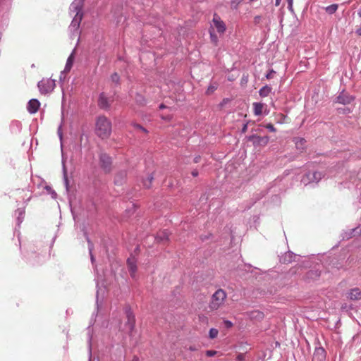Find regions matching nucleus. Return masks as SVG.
Masks as SVG:
<instances>
[{
    "mask_svg": "<svg viewBox=\"0 0 361 361\" xmlns=\"http://www.w3.org/2000/svg\"><path fill=\"white\" fill-rule=\"evenodd\" d=\"M43 247L42 243L37 244L29 243L23 251H21L23 257L26 262L30 265L35 266L41 264L44 260L41 249Z\"/></svg>",
    "mask_w": 361,
    "mask_h": 361,
    "instance_id": "1",
    "label": "nucleus"
},
{
    "mask_svg": "<svg viewBox=\"0 0 361 361\" xmlns=\"http://www.w3.org/2000/svg\"><path fill=\"white\" fill-rule=\"evenodd\" d=\"M112 132L111 121L104 115H99L95 121V133L101 139H107Z\"/></svg>",
    "mask_w": 361,
    "mask_h": 361,
    "instance_id": "2",
    "label": "nucleus"
},
{
    "mask_svg": "<svg viewBox=\"0 0 361 361\" xmlns=\"http://www.w3.org/2000/svg\"><path fill=\"white\" fill-rule=\"evenodd\" d=\"M227 298V293L222 288L216 290L211 297L209 307L211 310H217L222 307Z\"/></svg>",
    "mask_w": 361,
    "mask_h": 361,
    "instance_id": "3",
    "label": "nucleus"
},
{
    "mask_svg": "<svg viewBox=\"0 0 361 361\" xmlns=\"http://www.w3.org/2000/svg\"><path fill=\"white\" fill-rule=\"evenodd\" d=\"M116 94V91H113V94L110 97L104 92H102L99 93L97 97V106L100 110L104 111H109L111 108L113 102H114V96Z\"/></svg>",
    "mask_w": 361,
    "mask_h": 361,
    "instance_id": "4",
    "label": "nucleus"
},
{
    "mask_svg": "<svg viewBox=\"0 0 361 361\" xmlns=\"http://www.w3.org/2000/svg\"><path fill=\"white\" fill-rule=\"evenodd\" d=\"M123 312L127 319V321L125 323V326L128 328V335L131 336L135 330V315L129 304L125 305L123 307Z\"/></svg>",
    "mask_w": 361,
    "mask_h": 361,
    "instance_id": "5",
    "label": "nucleus"
},
{
    "mask_svg": "<svg viewBox=\"0 0 361 361\" xmlns=\"http://www.w3.org/2000/svg\"><path fill=\"white\" fill-rule=\"evenodd\" d=\"M324 175L323 171L308 172L302 176L301 182L305 185L311 183H318L324 178Z\"/></svg>",
    "mask_w": 361,
    "mask_h": 361,
    "instance_id": "6",
    "label": "nucleus"
},
{
    "mask_svg": "<svg viewBox=\"0 0 361 361\" xmlns=\"http://www.w3.org/2000/svg\"><path fill=\"white\" fill-rule=\"evenodd\" d=\"M37 87L42 94H47L54 91L56 87V80L53 79L42 80L38 82Z\"/></svg>",
    "mask_w": 361,
    "mask_h": 361,
    "instance_id": "7",
    "label": "nucleus"
},
{
    "mask_svg": "<svg viewBox=\"0 0 361 361\" xmlns=\"http://www.w3.org/2000/svg\"><path fill=\"white\" fill-rule=\"evenodd\" d=\"M25 208H18L16 211H15V215L16 216V228H15V230H14V234L17 235L18 236V243H19V246H20V248L21 249V244H20V225L21 224L23 223V220H24V218H25Z\"/></svg>",
    "mask_w": 361,
    "mask_h": 361,
    "instance_id": "8",
    "label": "nucleus"
},
{
    "mask_svg": "<svg viewBox=\"0 0 361 361\" xmlns=\"http://www.w3.org/2000/svg\"><path fill=\"white\" fill-rule=\"evenodd\" d=\"M99 162L100 167L106 173H109L111 171L112 158L108 154L100 153L99 154Z\"/></svg>",
    "mask_w": 361,
    "mask_h": 361,
    "instance_id": "9",
    "label": "nucleus"
},
{
    "mask_svg": "<svg viewBox=\"0 0 361 361\" xmlns=\"http://www.w3.org/2000/svg\"><path fill=\"white\" fill-rule=\"evenodd\" d=\"M212 23L213 29L215 28L219 34H224L226 30V24L216 13L213 16Z\"/></svg>",
    "mask_w": 361,
    "mask_h": 361,
    "instance_id": "10",
    "label": "nucleus"
},
{
    "mask_svg": "<svg viewBox=\"0 0 361 361\" xmlns=\"http://www.w3.org/2000/svg\"><path fill=\"white\" fill-rule=\"evenodd\" d=\"M128 172L126 170L118 171L114 176V183L116 186L123 185L127 180Z\"/></svg>",
    "mask_w": 361,
    "mask_h": 361,
    "instance_id": "11",
    "label": "nucleus"
},
{
    "mask_svg": "<svg viewBox=\"0 0 361 361\" xmlns=\"http://www.w3.org/2000/svg\"><path fill=\"white\" fill-rule=\"evenodd\" d=\"M83 17H84V16L80 15L79 16H75L73 18L72 21L68 27L69 30L71 33H73V34H75V32L78 33Z\"/></svg>",
    "mask_w": 361,
    "mask_h": 361,
    "instance_id": "12",
    "label": "nucleus"
},
{
    "mask_svg": "<svg viewBox=\"0 0 361 361\" xmlns=\"http://www.w3.org/2000/svg\"><path fill=\"white\" fill-rule=\"evenodd\" d=\"M82 231L83 233L84 237L85 238V239L87 240V245H88V251H89L91 262H92V264H94V262L96 260L95 257H94V255L92 253V251H93V249H94V245H93L92 240H90V238L89 237V235L87 233L86 227L85 226H82Z\"/></svg>",
    "mask_w": 361,
    "mask_h": 361,
    "instance_id": "13",
    "label": "nucleus"
},
{
    "mask_svg": "<svg viewBox=\"0 0 361 361\" xmlns=\"http://www.w3.org/2000/svg\"><path fill=\"white\" fill-rule=\"evenodd\" d=\"M40 102L37 99H31L27 104V111L30 114H36L40 108Z\"/></svg>",
    "mask_w": 361,
    "mask_h": 361,
    "instance_id": "14",
    "label": "nucleus"
},
{
    "mask_svg": "<svg viewBox=\"0 0 361 361\" xmlns=\"http://www.w3.org/2000/svg\"><path fill=\"white\" fill-rule=\"evenodd\" d=\"M83 6L84 4H82L81 2H78L77 1L74 0L69 6V11L70 13H75V16H84L83 12Z\"/></svg>",
    "mask_w": 361,
    "mask_h": 361,
    "instance_id": "15",
    "label": "nucleus"
},
{
    "mask_svg": "<svg viewBox=\"0 0 361 361\" xmlns=\"http://www.w3.org/2000/svg\"><path fill=\"white\" fill-rule=\"evenodd\" d=\"M246 314L252 321L260 322L264 318V312L258 310L247 312Z\"/></svg>",
    "mask_w": 361,
    "mask_h": 361,
    "instance_id": "16",
    "label": "nucleus"
},
{
    "mask_svg": "<svg viewBox=\"0 0 361 361\" xmlns=\"http://www.w3.org/2000/svg\"><path fill=\"white\" fill-rule=\"evenodd\" d=\"M155 242L157 243H166L169 240V234L167 230L161 231L154 236Z\"/></svg>",
    "mask_w": 361,
    "mask_h": 361,
    "instance_id": "17",
    "label": "nucleus"
},
{
    "mask_svg": "<svg viewBox=\"0 0 361 361\" xmlns=\"http://www.w3.org/2000/svg\"><path fill=\"white\" fill-rule=\"evenodd\" d=\"M353 100V97L343 92L336 97V102L341 104H348Z\"/></svg>",
    "mask_w": 361,
    "mask_h": 361,
    "instance_id": "18",
    "label": "nucleus"
},
{
    "mask_svg": "<svg viewBox=\"0 0 361 361\" xmlns=\"http://www.w3.org/2000/svg\"><path fill=\"white\" fill-rule=\"evenodd\" d=\"M126 264L129 272H137V259L134 255H133V254H131L130 256L127 259Z\"/></svg>",
    "mask_w": 361,
    "mask_h": 361,
    "instance_id": "19",
    "label": "nucleus"
},
{
    "mask_svg": "<svg viewBox=\"0 0 361 361\" xmlns=\"http://www.w3.org/2000/svg\"><path fill=\"white\" fill-rule=\"evenodd\" d=\"M154 179V173H148L146 177H142L140 180L143 188L145 189H150Z\"/></svg>",
    "mask_w": 361,
    "mask_h": 361,
    "instance_id": "20",
    "label": "nucleus"
},
{
    "mask_svg": "<svg viewBox=\"0 0 361 361\" xmlns=\"http://www.w3.org/2000/svg\"><path fill=\"white\" fill-rule=\"evenodd\" d=\"M22 130V123L18 120H13L10 124V131L13 135H18Z\"/></svg>",
    "mask_w": 361,
    "mask_h": 361,
    "instance_id": "21",
    "label": "nucleus"
},
{
    "mask_svg": "<svg viewBox=\"0 0 361 361\" xmlns=\"http://www.w3.org/2000/svg\"><path fill=\"white\" fill-rule=\"evenodd\" d=\"M74 52L75 49H73L71 54L68 56L63 73H69L71 71L75 61Z\"/></svg>",
    "mask_w": 361,
    "mask_h": 361,
    "instance_id": "22",
    "label": "nucleus"
},
{
    "mask_svg": "<svg viewBox=\"0 0 361 361\" xmlns=\"http://www.w3.org/2000/svg\"><path fill=\"white\" fill-rule=\"evenodd\" d=\"M123 5L121 4L112 6L111 13L117 21H119L122 17Z\"/></svg>",
    "mask_w": 361,
    "mask_h": 361,
    "instance_id": "23",
    "label": "nucleus"
},
{
    "mask_svg": "<svg viewBox=\"0 0 361 361\" xmlns=\"http://www.w3.org/2000/svg\"><path fill=\"white\" fill-rule=\"evenodd\" d=\"M96 286L97 288V292H96V301H95L96 310L92 314L91 322H92L93 319L95 320V318L97 317L98 312L102 305V300L101 301H99V284H98V283H97Z\"/></svg>",
    "mask_w": 361,
    "mask_h": 361,
    "instance_id": "24",
    "label": "nucleus"
},
{
    "mask_svg": "<svg viewBox=\"0 0 361 361\" xmlns=\"http://www.w3.org/2000/svg\"><path fill=\"white\" fill-rule=\"evenodd\" d=\"M96 286L97 288V292H96V301H95L96 310L92 314L91 322H92L93 319L95 320V318L97 317L98 312L102 305V300L101 301H99V284H98V283H97Z\"/></svg>",
    "mask_w": 361,
    "mask_h": 361,
    "instance_id": "25",
    "label": "nucleus"
},
{
    "mask_svg": "<svg viewBox=\"0 0 361 361\" xmlns=\"http://www.w3.org/2000/svg\"><path fill=\"white\" fill-rule=\"evenodd\" d=\"M348 298L352 300L361 299V289L359 288H352L348 293Z\"/></svg>",
    "mask_w": 361,
    "mask_h": 361,
    "instance_id": "26",
    "label": "nucleus"
},
{
    "mask_svg": "<svg viewBox=\"0 0 361 361\" xmlns=\"http://www.w3.org/2000/svg\"><path fill=\"white\" fill-rule=\"evenodd\" d=\"M62 172H63V179L64 185H65L66 190L67 191H68L70 189V183H69V180L68 178L67 169H66V166L65 165L63 160L62 161Z\"/></svg>",
    "mask_w": 361,
    "mask_h": 361,
    "instance_id": "27",
    "label": "nucleus"
},
{
    "mask_svg": "<svg viewBox=\"0 0 361 361\" xmlns=\"http://www.w3.org/2000/svg\"><path fill=\"white\" fill-rule=\"evenodd\" d=\"M325 350L322 348H316L313 355V360L317 359L322 361L325 357Z\"/></svg>",
    "mask_w": 361,
    "mask_h": 361,
    "instance_id": "28",
    "label": "nucleus"
},
{
    "mask_svg": "<svg viewBox=\"0 0 361 361\" xmlns=\"http://www.w3.org/2000/svg\"><path fill=\"white\" fill-rule=\"evenodd\" d=\"M135 103L140 106H144L147 104V99L144 95L140 92H136L135 97Z\"/></svg>",
    "mask_w": 361,
    "mask_h": 361,
    "instance_id": "29",
    "label": "nucleus"
},
{
    "mask_svg": "<svg viewBox=\"0 0 361 361\" xmlns=\"http://www.w3.org/2000/svg\"><path fill=\"white\" fill-rule=\"evenodd\" d=\"M253 109H254V114L256 116H259L262 114V111L264 109V104L260 102H255L253 103Z\"/></svg>",
    "mask_w": 361,
    "mask_h": 361,
    "instance_id": "30",
    "label": "nucleus"
},
{
    "mask_svg": "<svg viewBox=\"0 0 361 361\" xmlns=\"http://www.w3.org/2000/svg\"><path fill=\"white\" fill-rule=\"evenodd\" d=\"M87 354L88 361H94V358L92 357V337L90 336L87 341Z\"/></svg>",
    "mask_w": 361,
    "mask_h": 361,
    "instance_id": "31",
    "label": "nucleus"
},
{
    "mask_svg": "<svg viewBox=\"0 0 361 361\" xmlns=\"http://www.w3.org/2000/svg\"><path fill=\"white\" fill-rule=\"evenodd\" d=\"M110 80L116 86H119L121 85V77L117 72H114L111 75Z\"/></svg>",
    "mask_w": 361,
    "mask_h": 361,
    "instance_id": "32",
    "label": "nucleus"
},
{
    "mask_svg": "<svg viewBox=\"0 0 361 361\" xmlns=\"http://www.w3.org/2000/svg\"><path fill=\"white\" fill-rule=\"evenodd\" d=\"M253 137L256 138L257 140H256V142L258 144V145H267L269 141V138L268 136H264V137H259V136H252Z\"/></svg>",
    "mask_w": 361,
    "mask_h": 361,
    "instance_id": "33",
    "label": "nucleus"
},
{
    "mask_svg": "<svg viewBox=\"0 0 361 361\" xmlns=\"http://www.w3.org/2000/svg\"><path fill=\"white\" fill-rule=\"evenodd\" d=\"M306 140L304 138H296L295 139V146L297 149L300 151H302L305 147Z\"/></svg>",
    "mask_w": 361,
    "mask_h": 361,
    "instance_id": "34",
    "label": "nucleus"
},
{
    "mask_svg": "<svg viewBox=\"0 0 361 361\" xmlns=\"http://www.w3.org/2000/svg\"><path fill=\"white\" fill-rule=\"evenodd\" d=\"M130 126L133 127L135 129L140 130V131L143 132L145 134L149 133V131L146 128H145L143 126L135 121H132L130 123Z\"/></svg>",
    "mask_w": 361,
    "mask_h": 361,
    "instance_id": "35",
    "label": "nucleus"
},
{
    "mask_svg": "<svg viewBox=\"0 0 361 361\" xmlns=\"http://www.w3.org/2000/svg\"><path fill=\"white\" fill-rule=\"evenodd\" d=\"M271 88L270 87L266 85L259 90V94L260 97H265L269 94V93L271 92Z\"/></svg>",
    "mask_w": 361,
    "mask_h": 361,
    "instance_id": "36",
    "label": "nucleus"
},
{
    "mask_svg": "<svg viewBox=\"0 0 361 361\" xmlns=\"http://www.w3.org/2000/svg\"><path fill=\"white\" fill-rule=\"evenodd\" d=\"M44 190L47 191V194L50 195L51 198L56 200L57 198V193L56 191L51 188V185H46L44 186Z\"/></svg>",
    "mask_w": 361,
    "mask_h": 361,
    "instance_id": "37",
    "label": "nucleus"
},
{
    "mask_svg": "<svg viewBox=\"0 0 361 361\" xmlns=\"http://www.w3.org/2000/svg\"><path fill=\"white\" fill-rule=\"evenodd\" d=\"M63 114L62 113V118H61V122L60 123V125L58 127V129H57V135L59 136V138L61 141V145H62V143H63V131H62V126H63Z\"/></svg>",
    "mask_w": 361,
    "mask_h": 361,
    "instance_id": "38",
    "label": "nucleus"
},
{
    "mask_svg": "<svg viewBox=\"0 0 361 361\" xmlns=\"http://www.w3.org/2000/svg\"><path fill=\"white\" fill-rule=\"evenodd\" d=\"M209 33H210V39L211 42L216 46L218 44L219 39L216 34L214 33V30L212 27L209 29Z\"/></svg>",
    "mask_w": 361,
    "mask_h": 361,
    "instance_id": "39",
    "label": "nucleus"
},
{
    "mask_svg": "<svg viewBox=\"0 0 361 361\" xmlns=\"http://www.w3.org/2000/svg\"><path fill=\"white\" fill-rule=\"evenodd\" d=\"M337 4H331L326 8V11L329 14H333L337 11Z\"/></svg>",
    "mask_w": 361,
    "mask_h": 361,
    "instance_id": "40",
    "label": "nucleus"
},
{
    "mask_svg": "<svg viewBox=\"0 0 361 361\" xmlns=\"http://www.w3.org/2000/svg\"><path fill=\"white\" fill-rule=\"evenodd\" d=\"M219 331L216 329L212 328L209 332V337L211 339L216 338L218 336Z\"/></svg>",
    "mask_w": 361,
    "mask_h": 361,
    "instance_id": "41",
    "label": "nucleus"
},
{
    "mask_svg": "<svg viewBox=\"0 0 361 361\" xmlns=\"http://www.w3.org/2000/svg\"><path fill=\"white\" fill-rule=\"evenodd\" d=\"M242 1L243 0H232L231 2V8L233 10H237Z\"/></svg>",
    "mask_w": 361,
    "mask_h": 361,
    "instance_id": "42",
    "label": "nucleus"
},
{
    "mask_svg": "<svg viewBox=\"0 0 361 361\" xmlns=\"http://www.w3.org/2000/svg\"><path fill=\"white\" fill-rule=\"evenodd\" d=\"M138 207L139 205L133 202L132 208L127 209L126 212L130 214H133Z\"/></svg>",
    "mask_w": 361,
    "mask_h": 361,
    "instance_id": "43",
    "label": "nucleus"
},
{
    "mask_svg": "<svg viewBox=\"0 0 361 361\" xmlns=\"http://www.w3.org/2000/svg\"><path fill=\"white\" fill-rule=\"evenodd\" d=\"M264 127L268 129L269 131L275 133L276 131V129L271 123H267L266 125H264Z\"/></svg>",
    "mask_w": 361,
    "mask_h": 361,
    "instance_id": "44",
    "label": "nucleus"
},
{
    "mask_svg": "<svg viewBox=\"0 0 361 361\" xmlns=\"http://www.w3.org/2000/svg\"><path fill=\"white\" fill-rule=\"evenodd\" d=\"M160 118L163 121H170L171 120H172L173 116L170 114H168V115L161 114V115H160Z\"/></svg>",
    "mask_w": 361,
    "mask_h": 361,
    "instance_id": "45",
    "label": "nucleus"
},
{
    "mask_svg": "<svg viewBox=\"0 0 361 361\" xmlns=\"http://www.w3.org/2000/svg\"><path fill=\"white\" fill-rule=\"evenodd\" d=\"M67 73H63V71L61 72L60 77H59V82L61 85L63 84L65 79H66V77L63 75L67 74Z\"/></svg>",
    "mask_w": 361,
    "mask_h": 361,
    "instance_id": "46",
    "label": "nucleus"
},
{
    "mask_svg": "<svg viewBox=\"0 0 361 361\" xmlns=\"http://www.w3.org/2000/svg\"><path fill=\"white\" fill-rule=\"evenodd\" d=\"M245 354L240 353L238 354L236 357V361H244L245 360Z\"/></svg>",
    "mask_w": 361,
    "mask_h": 361,
    "instance_id": "47",
    "label": "nucleus"
},
{
    "mask_svg": "<svg viewBox=\"0 0 361 361\" xmlns=\"http://www.w3.org/2000/svg\"><path fill=\"white\" fill-rule=\"evenodd\" d=\"M216 353H217V352L215 350H207L206 351V355L208 357L214 356Z\"/></svg>",
    "mask_w": 361,
    "mask_h": 361,
    "instance_id": "48",
    "label": "nucleus"
},
{
    "mask_svg": "<svg viewBox=\"0 0 361 361\" xmlns=\"http://www.w3.org/2000/svg\"><path fill=\"white\" fill-rule=\"evenodd\" d=\"M215 90H216V87H215V86H214V85H210V86L208 87L207 90V93L208 94H212V92H214V91Z\"/></svg>",
    "mask_w": 361,
    "mask_h": 361,
    "instance_id": "49",
    "label": "nucleus"
},
{
    "mask_svg": "<svg viewBox=\"0 0 361 361\" xmlns=\"http://www.w3.org/2000/svg\"><path fill=\"white\" fill-rule=\"evenodd\" d=\"M224 324L226 326V328H231L233 326V323L231 322V321H228V320H225L224 321Z\"/></svg>",
    "mask_w": 361,
    "mask_h": 361,
    "instance_id": "50",
    "label": "nucleus"
},
{
    "mask_svg": "<svg viewBox=\"0 0 361 361\" xmlns=\"http://www.w3.org/2000/svg\"><path fill=\"white\" fill-rule=\"evenodd\" d=\"M177 293H178V294H179V293H180V292H179V288H178V286H177V287L176 288V289L172 292V294H173V295L174 296V298H176L178 299V297L176 295V294H177Z\"/></svg>",
    "mask_w": 361,
    "mask_h": 361,
    "instance_id": "51",
    "label": "nucleus"
},
{
    "mask_svg": "<svg viewBox=\"0 0 361 361\" xmlns=\"http://www.w3.org/2000/svg\"><path fill=\"white\" fill-rule=\"evenodd\" d=\"M167 108H168V106H167L166 104H164V103H161V104L159 105V109L160 110H163V109H167Z\"/></svg>",
    "mask_w": 361,
    "mask_h": 361,
    "instance_id": "52",
    "label": "nucleus"
},
{
    "mask_svg": "<svg viewBox=\"0 0 361 361\" xmlns=\"http://www.w3.org/2000/svg\"><path fill=\"white\" fill-rule=\"evenodd\" d=\"M56 237H57V235H55L53 237V238H52V240H51V243H50V246H49L50 249L53 247L54 243V242H55V240H56Z\"/></svg>",
    "mask_w": 361,
    "mask_h": 361,
    "instance_id": "53",
    "label": "nucleus"
},
{
    "mask_svg": "<svg viewBox=\"0 0 361 361\" xmlns=\"http://www.w3.org/2000/svg\"><path fill=\"white\" fill-rule=\"evenodd\" d=\"M355 33L357 36H361V26L356 29Z\"/></svg>",
    "mask_w": 361,
    "mask_h": 361,
    "instance_id": "54",
    "label": "nucleus"
},
{
    "mask_svg": "<svg viewBox=\"0 0 361 361\" xmlns=\"http://www.w3.org/2000/svg\"><path fill=\"white\" fill-rule=\"evenodd\" d=\"M191 173H192V176L194 177L197 176L199 174L198 171L196 169L193 170Z\"/></svg>",
    "mask_w": 361,
    "mask_h": 361,
    "instance_id": "55",
    "label": "nucleus"
},
{
    "mask_svg": "<svg viewBox=\"0 0 361 361\" xmlns=\"http://www.w3.org/2000/svg\"><path fill=\"white\" fill-rule=\"evenodd\" d=\"M140 245H137L135 249H134V252L135 254H138L140 252Z\"/></svg>",
    "mask_w": 361,
    "mask_h": 361,
    "instance_id": "56",
    "label": "nucleus"
},
{
    "mask_svg": "<svg viewBox=\"0 0 361 361\" xmlns=\"http://www.w3.org/2000/svg\"><path fill=\"white\" fill-rule=\"evenodd\" d=\"M130 276L132 279H135L136 278V272H129Z\"/></svg>",
    "mask_w": 361,
    "mask_h": 361,
    "instance_id": "57",
    "label": "nucleus"
},
{
    "mask_svg": "<svg viewBox=\"0 0 361 361\" xmlns=\"http://www.w3.org/2000/svg\"><path fill=\"white\" fill-rule=\"evenodd\" d=\"M288 8L290 9H292V7H293V0H288Z\"/></svg>",
    "mask_w": 361,
    "mask_h": 361,
    "instance_id": "58",
    "label": "nucleus"
},
{
    "mask_svg": "<svg viewBox=\"0 0 361 361\" xmlns=\"http://www.w3.org/2000/svg\"><path fill=\"white\" fill-rule=\"evenodd\" d=\"M131 361H140V358L137 355H134Z\"/></svg>",
    "mask_w": 361,
    "mask_h": 361,
    "instance_id": "59",
    "label": "nucleus"
},
{
    "mask_svg": "<svg viewBox=\"0 0 361 361\" xmlns=\"http://www.w3.org/2000/svg\"><path fill=\"white\" fill-rule=\"evenodd\" d=\"M247 124L244 125V126H243V129H242V131H243V133L246 132V130H247Z\"/></svg>",
    "mask_w": 361,
    "mask_h": 361,
    "instance_id": "60",
    "label": "nucleus"
},
{
    "mask_svg": "<svg viewBox=\"0 0 361 361\" xmlns=\"http://www.w3.org/2000/svg\"><path fill=\"white\" fill-rule=\"evenodd\" d=\"M259 19H260V17H259V16H256V17L255 18V22H258V21L259 20Z\"/></svg>",
    "mask_w": 361,
    "mask_h": 361,
    "instance_id": "61",
    "label": "nucleus"
},
{
    "mask_svg": "<svg viewBox=\"0 0 361 361\" xmlns=\"http://www.w3.org/2000/svg\"><path fill=\"white\" fill-rule=\"evenodd\" d=\"M84 135H85V134L83 133L80 135V142H82V140H83Z\"/></svg>",
    "mask_w": 361,
    "mask_h": 361,
    "instance_id": "62",
    "label": "nucleus"
},
{
    "mask_svg": "<svg viewBox=\"0 0 361 361\" xmlns=\"http://www.w3.org/2000/svg\"><path fill=\"white\" fill-rule=\"evenodd\" d=\"M281 0H276V5L279 6Z\"/></svg>",
    "mask_w": 361,
    "mask_h": 361,
    "instance_id": "63",
    "label": "nucleus"
},
{
    "mask_svg": "<svg viewBox=\"0 0 361 361\" xmlns=\"http://www.w3.org/2000/svg\"><path fill=\"white\" fill-rule=\"evenodd\" d=\"M357 14H358V16H359L360 17H361V9H360V10H359V11H358V13H357Z\"/></svg>",
    "mask_w": 361,
    "mask_h": 361,
    "instance_id": "64",
    "label": "nucleus"
}]
</instances>
